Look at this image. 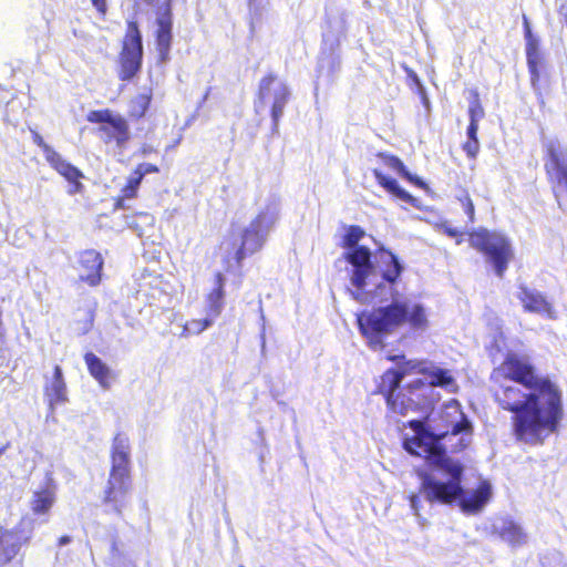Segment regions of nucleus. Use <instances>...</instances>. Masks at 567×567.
<instances>
[{"mask_svg": "<svg viewBox=\"0 0 567 567\" xmlns=\"http://www.w3.org/2000/svg\"><path fill=\"white\" fill-rule=\"evenodd\" d=\"M491 393L499 410L511 413L512 434L527 445H543L559 431L565 416L563 391L528 357L509 351L491 375Z\"/></svg>", "mask_w": 567, "mask_h": 567, "instance_id": "f257e3e1", "label": "nucleus"}, {"mask_svg": "<svg viewBox=\"0 0 567 567\" xmlns=\"http://www.w3.org/2000/svg\"><path fill=\"white\" fill-rule=\"evenodd\" d=\"M405 426L413 430L414 435L403 440L404 450L411 455L423 457L430 466L445 472L450 480L440 482L425 471H417L421 480L420 491L430 503L452 504L463 495L461 485L463 466L447 456L441 440L446 435H457L462 432H471V423L461 413L460 420L451 423L444 431L431 432L421 420H410Z\"/></svg>", "mask_w": 567, "mask_h": 567, "instance_id": "f03ea898", "label": "nucleus"}, {"mask_svg": "<svg viewBox=\"0 0 567 567\" xmlns=\"http://www.w3.org/2000/svg\"><path fill=\"white\" fill-rule=\"evenodd\" d=\"M360 333L372 349L383 348L384 338L408 326L412 330L427 327L425 309L420 303L394 300L389 305L357 313Z\"/></svg>", "mask_w": 567, "mask_h": 567, "instance_id": "7ed1b4c3", "label": "nucleus"}, {"mask_svg": "<svg viewBox=\"0 0 567 567\" xmlns=\"http://www.w3.org/2000/svg\"><path fill=\"white\" fill-rule=\"evenodd\" d=\"M111 467L103 491L102 504L109 513L122 516L131 505L133 475L128 437L117 433L112 441Z\"/></svg>", "mask_w": 567, "mask_h": 567, "instance_id": "20e7f679", "label": "nucleus"}, {"mask_svg": "<svg viewBox=\"0 0 567 567\" xmlns=\"http://www.w3.org/2000/svg\"><path fill=\"white\" fill-rule=\"evenodd\" d=\"M364 236L365 231L362 227L350 225L347 227L341 243L342 247L348 248V250L343 252L342 258L351 266L349 280L355 288L351 295L352 298L360 303H365L369 298L374 297L378 293V289L381 287V285H378L373 290L368 289V285L374 276L375 269L372 262L371 250L367 246L359 245V241L363 239Z\"/></svg>", "mask_w": 567, "mask_h": 567, "instance_id": "39448f33", "label": "nucleus"}, {"mask_svg": "<svg viewBox=\"0 0 567 567\" xmlns=\"http://www.w3.org/2000/svg\"><path fill=\"white\" fill-rule=\"evenodd\" d=\"M388 360L399 362L400 368L385 370L381 374L373 394H381L391 412L404 415L411 408V400H406L398 390L404 377L413 373L424 374L425 364L422 361L405 360L403 354L389 355Z\"/></svg>", "mask_w": 567, "mask_h": 567, "instance_id": "423d86ee", "label": "nucleus"}, {"mask_svg": "<svg viewBox=\"0 0 567 567\" xmlns=\"http://www.w3.org/2000/svg\"><path fill=\"white\" fill-rule=\"evenodd\" d=\"M468 244L484 256L485 261L492 267L495 276L503 279L509 264L515 258L509 238L486 228H478L468 233Z\"/></svg>", "mask_w": 567, "mask_h": 567, "instance_id": "0eeeda50", "label": "nucleus"}, {"mask_svg": "<svg viewBox=\"0 0 567 567\" xmlns=\"http://www.w3.org/2000/svg\"><path fill=\"white\" fill-rule=\"evenodd\" d=\"M143 54V39L138 23L134 20L127 21L117 55V78L120 81L131 82L141 73Z\"/></svg>", "mask_w": 567, "mask_h": 567, "instance_id": "6e6552de", "label": "nucleus"}, {"mask_svg": "<svg viewBox=\"0 0 567 567\" xmlns=\"http://www.w3.org/2000/svg\"><path fill=\"white\" fill-rule=\"evenodd\" d=\"M86 121L100 124L97 133L105 144L114 143L117 147H124L131 140L128 121L110 109L90 111Z\"/></svg>", "mask_w": 567, "mask_h": 567, "instance_id": "1a4fd4ad", "label": "nucleus"}, {"mask_svg": "<svg viewBox=\"0 0 567 567\" xmlns=\"http://www.w3.org/2000/svg\"><path fill=\"white\" fill-rule=\"evenodd\" d=\"M31 136L33 143L42 150L44 158L49 165L70 184L68 194H82L85 188L82 183V179L84 178L83 172L70 162L65 161L60 153L47 144L43 137L35 130H31Z\"/></svg>", "mask_w": 567, "mask_h": 567, "instance_id": "9d476101", "label": "nucleus"}, {"mask_svg": "<svg viewBox=\"0 0 567 567\" xmlns=\"http://www.w3.org/2000/svg\"><path fill=\"white\" fill-rule=\"evenodd\" d=\"M544 168L558 205L561 206L563 200L567 199V156L553 142L545 146Z\"/></svg>", "mask_w": 567, "mask_h": 567, "instance_id": "9b49d317", "label": "nucleus"}, {"mask_svg": "<svg viewBox=\"0 0 567 567\" xmlns=\"http://www.w3.org/2000/svg\"><path fill=\"white\" fill-rule=\"evenodd\" d=\"M375 272L372 277L370 284L368 285L369 290H373L378 285L381 287L378 289V293L369 298L365 302L373 300L381 293L383 289V284L374 282V278H377L378 274L381 275L382 280L391 286L395 285L401 277L403 271V266L399 261L398 257L389 249L378 248L374 252V260H372Z\"/></svg>", "mask_w": 567, "mask_h": 567, "instance_id": "f8f14e48", "label": "nucleus"}, {"mask_svg": "<svg viewBox=\"0 0 567 567\" xmlns=\"http://www.w3.org/2000/svg\"><path fill=\"white\" fill-rule=\"evenodd\" d=\"M270 95L274 96L270 111L272 126L277 128L282 116L284 109L289 101L290 91L288 86L284 82L279 81L272 73L266 74L260 80L258 89V96L260 101H266Z\"/></svg>", "mask_w": 567, "mask_h": 567, "instance_id": "ddd939ff", "label": "nucleus"}, {"mask_svg": "<svg viewBox=\"0 0 567 567\" xmlns=\"http://www.w3.org/2000/svg\"><path fill=\"white\" fill-rule=\"evenodd\" d=\"M104 259L95 249H84L78 252L74 269L78 280L89 287H97L102 282Z\"/></svg>", "mask_w": 567, "mask_h": 567, "instance_id": "4468645a", "label": "nucleus"}, {"mask_svg": "<svg viewBox=\"0 0 567 567\" xmlns=\"http://www.w3.org/2000/svg\"><path fill=\"white\" fill-rule=\"evenodd\" d=\"M266 240V229L260 216L256 217L240 235V245L235 252V262L237 267L241 266L245 258L259 251Z\"/></svg>", "mask_w": 567, "mask_h": 567, "instance_id": "2eb2a0df", "label": "nucleus"}, {"mask_svg": "<svg viewBox=\"0 0 567 567\" xmlns=\"http://www.w3.org/2000/svg\"><path fill=\"white\" fill-rule=\"evenodd\" d=\"M173 1L163 0V10L156 18L155 43L159 62H166L169 59L173 41Z\"/></svg>", "mask_w": 567, "mask_h": 567, "instance_id": "dca6fc26", "label": "nucleus"}, {"mask_svg": "<svg viewBox=\"0 0 567 567\" xmlns=\"http://www.w3.org/2000/svg\"><path fill=\"white\" fill-rule=\"evenodd\" d=\"M517 299L525 312L542 315L548 319H556L557 313L554 306L546 296L526 285L518 287Z\"/></svg>", "mask_w": 567, "mask_h": 567, "instance_id": "f3484780", "label": "nucleus"}, {"mask_svg": "<svg viewBox=\"0 0 567 567\" xmlns=\"http://www.w3.org/2000/svg\"><path fill=\"white\" fill-rule=\"evenodd\" d=\"M523 29L525 37V53L526 61L530 78L533 81L539 80V65L542 56L538 48V39L533 34L529 20L526 14H523Z\"/></svg>", "mask_w": 567, "mask_h": 567, "instance_id": "a211bd4d", "label": "nucleus"}, {"mask_svg": "<svg viewBox=\"0 0 567 567\" xmlns=\"http://www.w3.org/2000/svg\"><path fill=\"white\" fill-rule=\"evenodd\" d=\"M28 542V536L21 540L16 537L14 529L0 527V567L11 563L19 554L22 545Z\"/></svg>", "mask_w": 567, "mask_h": 567, "instance_id": "6ab92c4d", "label": "nucleus"}, {"mask_svg": "<svg viewBox=\"0 0 567 567\" xmlns=\"http://www.w3.org/2000/svg\"><path fill=\"white\" fill-rule=\"evenodd\" d=\"M492 495L491 485L486 481H482L477 487L468 495H462L460 506L463 512L474 514L480 512L485 504L489 501Z\"/></svg>", "mask_w": 567, "mask_h": 567, "instance_id": "aec40b11", "label": "nucleus"}, {"mask_svg": "<svg viewBox=\"0 0 567 567\" xmlns=\"http://www.w3.org/2000/svg\"><path fill=\"white\" fill-rule=\"evenodd\" d=\"M225 299V278L220 271L214 275V287L206 295V315L216 319L220 316Z\"/></svg>", "mask_w": 567, "mask_h": 567, "instance_id": "412c9836", "label": "nucleus"}, {"mask_svg": "<svg viewBox=\"0 0 567 567\" xmlns=\"http://www.w3.org/2000/svg\"><path fill=\"white\" fill-rule=\"evenodd\" d=\"M43 392L51 409L68 401L66 384L60 365L53 368L52 381L44 386Z\"/></svg>", "mask_w": 567, "mask_h": 567, "instance_id": "4be33fe9", "label": "nucleus"}, {"mask_svg": "<svg viewBox=\"0 0 567 567\" xmlns=\"http://www.w3.org/2000/svg\"><path fill=\"white\" fill-rule=\"evenodd\" d=\"M83 359L90 375L96 380L103 389H109L114 375L106 363L91 351L84 353Z\"/></svg>", "mask_w": 567, "mask_h": 567, "instance_id": "5701e85b", "label": "nucleus"}, {"mask_svg": "<svg viewBox=\"0 0 567 567\" xmlns=\"http://www.w3.org/2000/svg\"><path fill=\"white\" fill-rule=\"evenodd\" d=\"M153 101V91H146L132 96L127 105V121L137 122L146 116Z\"/></svg>", "mask_w": 567, "mask_h": 567, "instance_id": "b1692460", "label": "nucleus"}, {"mask_svg": "<svg viewBox=\"0 0 567 567\" xmlns=\"http://www.w3.org/2000/svg\"><path fill=\"white\" fill-rule=\"evenodd\" d=\"M372 174L375 177L378 184L383 187L388 193L401 199L404 203H408L414 207H416L417 199L408 193L405 189L401 188L398 182L394 178H391L383 174L380 169H372Z\"/></svg>", "mask_w": 567, "mask_h": 567, "instance_id": "393cba45", "label": "nucleus"}, {"mask_svg": "<svg viewBox=\"0 0 567 567\" xmlns=\"http://www.w3.org/2000/svg\"><path fill=\"white\" fill-rule=\"evenodd\" d=\"M55 502V491L53 486H45L34 491L30 501V507L33 514H48Z\"/></svg>", "mask_w": 567, "mask_h": 567, "instance_id": "a878e982", "label": "nucleus"}, {"mask_svg": "<svg viewBox=\"0 0 567 567\" xmlns=\"http://www.w3.org/2000/svg\"><path fill=\"white\" fill-rule=\"evenodd\" d=\"M379 157H381L386 166L391 169L395 171L401 177L409 181L413 185L423 188L425 187V183L417 176L411 174L404 163L395 155H389L380 153Z\"/></svg>", "mask_w": 567, "mask_h": 567, "instance_id": "bb28decb", "label": "nucleus"}, {"mask_svg": "<svg viewBox=\"0 0 567 567\" xmlns=\"http://www.w3.org/2000/svg\"><path fill=\"white\" fill-rule=\"evenodd\" d=\"M498 535L512 546H522L527 542V535L522 526L513 520L506 522L499 529Z\"/></svg>", "mask_w": 567, "mask_h": 567, "instance_id": "cd10ccee", "label": "nucleus"}, {"mask_svg": "<svg viewBox=\"0 0 567 567\" xmlns=\"http://www.w3.org/2000/svg\"><path fill=\"white\" fill-rule=\"evenodd\" d=\"M427 379V382L431 386H441V388H450L455 384V379L452 375L451 371L442 368L430 369L425 367L424 374Z\"/></svg>", "mask_w": 567, "mask_h": 567, "instance_id": "c85d7f7f", "label": "nucleus"}, {"mask_svg": "<svg viewBox=\"0 0 567 567\" xmlns=\"http://www.w3.org/2000/svg\"><path fill=\"white\" fill-rule=\"evenodd\" d=\"M215 319L207 316L202 319H190L183 326L181 337L188 338L190 336L199 334L214 323Z\"/></svg>", "mask_w": 567, "mask_h": 567, "instance_id": "c756f323", "label": "nucleus"}, {"mask_svg": "<svg viewBox=\"0 0 567 567\" xmlns=\"http://www.w3.org/2000/svg\"><path fill=\"white\" fill-rule=\"evenodd\" d=\"M467 113L470 123L480 124V121L485 116V111L481 103L480 92L477 89L470 90V105Z\"/></svg>", "mask_w": 567, "mask_h": 567, "instance_id": "7c9ffc66", "label": "nucleus"}, {"mask_svg": "<svg viewBox=\"0 0 567 567\" xmlns=\"http://www.w3.org/2000/svg\"><path fill=\"white\" fill-rule=\"evenodd\" d=\"M456 199L466 214L468 223L473 224L475 221V206L468 190L464 187H461L458 194L456 195Z\"/></svg>", "mask_w": 567, "mask_h": 567, "instance_id": "2f4dec72", "label": "nucleus"}, {"mask_svg": "<svg viewBox=\"0 0 567 567\" xmlns=\"http://www.w3.org/2000/svg\"><path fill=\"white\" fill-rule=\"evenodd\" d=\"M142 178L133 171L126 183L121 188V194L124 198H135L138 194V188L142 183Z\"/></svg>", "mask_w": 567, "mask_h": 567, "instance_id": "473e14b6", "label": "nucleus"}, {"mask_svg": "<svg viewBox=\"0 0 567 567\" xmlns=\"http://www.w3.org/2000/svg\"><path fill=\"white\" fill-rule=\"evenodd\" d=\"M462 148L468 158L474 159L480 153V142L478 140H467L463 143Z\"/></svg>", "mask_w": 567, "mask_h": 567, "instance_id": "72a5a7b5", "label": "nucleus"}, {"mask_svg": "<svg viewBox=\"0 0 567 567\" xmlns=\"http://www.w3.org/2000/svg\"><path fill=\"white\" fill-rule=\"evenodd\" d=\"M134 172L143 179L147 174H156L159 172V167L152 163H141L136 165Z\"/></svg>", "mask_w": 567, "mask_h": 567, "instance_id": "f704fd0d", "label": "nucleus"}, {"mask_svg": "<svg viewBox=\"0 0 567 567\" xmlns=\"http://www.w3.org/2000/svg\"><path fill=\"white\" fill-rule=\"evenodd\" d=\"M440 228L446 236H449L451 238H455L456 243L462 241L463 233L461 230H458L457 228L452 227L449 223L445 221V223L440 224Z\"/></svg>", "mask_w": 567, "mask_h": 567, "instance_id": "c9c22d12", "label": "nucleus"}, {"mask_svg": "<svg viewBox=\"0 0 567 567\" xmlns=\"http://www.w3.org/2000/svg\"><path fill=\"white\" fill-rule=\"evenodd\" d=\"M93 7L96 9V11L104 17L107 12V2L106 0H91Z\"/></svg>", "mask_w": 567, "mask_h": 567, "instance_id": "e433bc0d", "label": "nucleus"}, {"mask_svg": "<svg viewBox=\"0 0 567 567\" xmlns=\"http://www.w3.org/2000/svg\"><path fill=\"white\" fill-rule=\"evenodd\" d=\"M477 132H478V124L468 123V126L466 128L467 140H478Z\"/></svg>", "mask_w": 567, "mask_h": 567, "instance_id": "4c0bfd02", "label": "nucleus"}, {"mask_svg": "<svg viewBox=\"0 0 567 567\" xmlns=\"http://www.w3.org/2000/svg\"><path fill=\"white\" fill-rule=\"evenodd\" d=\"M93 322H94V312L93 311H89L87 319H86L85 326L83 328V333H86V332H89L92 329Z\"/></svg>", "mask_w": 567, "mask_h": 567, "instance_id": "58836bf2", "label": "nucleus"}, {"mask_svg": "<svg viewBox=\"0 0 567 567\" xmlns=\"http://www.w3.org/2000/svg\"><path fill=\"white\" fill-rule=\"evenodd\" d=\"M126 198L123 197L122 194H120V196L117 198H115V203H114V207L115 209H123L125 208V202Z\"/></svg>", "mask_w": 567, "mask_h": 567, "instance_id": "ea45409f", "label": "nucleus"}, {"mask_svg": "<svg viewBox=\"0 0 567 567\" xmlns=\"http://www.w3.org/2000/svg\"><path fill=\"white\" fill-rule=\"evenodd\" d=\"M70 542H71V538H70L69 536H66V535H63V536H61V537L59 538L58 544H59L60 546H63V545H65V544H69Z\"/></svg>", "mask_w": 567, "mask_h": 567, "instance_id": "a19ab883", "label": "nucleus"}, {"mask_svg": "<svg viewBox=\"0 0 567 567\" xmlns=\"http://www.w3.org/2000/svg\"><path fill=\"white\" fill-rule=\"evenodd\" d=\"M140 1L147 6H157L159 3V0H140Z\"/></svg>", "mask_w": 567, "mask_h": 567, "instance_id": "79ce46f5", "label": "nucleus"}, {"mask_svg": "<svg viewBox=\"0 0 567 567\" xmlns=\"http://www.w3.org/2000/svg\"><path fill=\"white\" fill-rule=\"evenodd\" d=\"M421 385H423V382L421 380H419V381H415L413 384H410L409 386L410 388H419Z\"/></svg>", "mask_w": 567, "mask_h": 567, "instance_id": "37998d69", "label": "nucleus"}, {"mask_svg": "<svg viewBox=\"0 0 567 567\" xmlns=\"http://www.w3.org/2000/svg\"><path fill=\"white\" fill-rule=\"evenodd\" d=\"M141 151H142L143 154H147V153L152 152V150L146 148V147H143Z\"/></svg>", "mask_w": 567, "mask_h": 567, "instance_id": "c03bdc74", "label": "nucleus"}, {"mask_svg": "<svg viewBox=\"0 0 567 567\" xmlns=\"http://www.w3.org/2000/svg\"><path fill=\"white\" fill-rule=\"evenodd\" d=\"M411 501H412V505L414 506V503H415V501H416V496H412V497H411Z\"/></svg>", "mask_w": 567, "mask_h": 567, "instance_id": "a18cd8bd", "label": "nucleus"}]
</instances>
